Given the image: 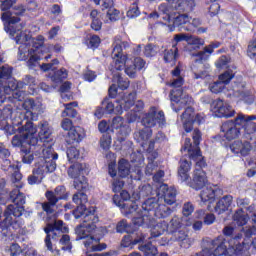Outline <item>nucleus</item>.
Instances as JSON below:
<instances>
[{
    "mask_svg": "<svg viewBox=\"0 0 256 256\" xmlns=\"http://www.w3.org/2000/svg\"><path fill=\"white\" fill-rule=\"evenodd\" d=\"M171 213H173V209L160 202L158 208L154 211V217H156V219H167Z\"/></svg>",
    "mask_w": 256,
    "mask_h": 256,
    "instance_id": "obj_48",
    "label": "nucleus"
},
{
    "mask_svg": "<svg viewBox=\"0 0 256 256\" xmlns=\"http://www.w3.org/2000/svg\"><path fill=\"white\" fill-rule=\"evenodd\" d=\"M100 44L101 38H99V36L97 35H92L87 42L89 49H97V47H99Z\"/></svg>",
    "mask_w": 256,
    "mask_h": 256,
    "instance_id": "obj_64",
    "label": "nucleus"
},
{
    "mask_svg": "<svg viewBox=\"0 0 256 256\" xmlns=\"http://www.w3.org/2000/svg\"><path fill=\"white\" fill-rule=\"evenodd\" d=\"M60 245H63L62 251H71L73 249V246L71 245V238L67 234L62 235Z\"/></svg>",
    "mask_w": 256,
    "mask_h": 256,
    "instance_id": "obj_59",
    "label": "nucleus"
},
{
    "mask_svg": "<svg viewBox=\"0 0 256 256\" xmlns=\"http://www.w3.org/2000/svg\"><path fill=\"white\" fill-rule=\"evenodd\" d=\"M219 47H221V42L215 41L206 46L203 51L192 54V57H197L192 66L193 79H205L209 76L208 69L210 66L207 63H203V61H207L213 51L219 49Z\"/></svg>",
    "mask_w": 256,
    "mask_h": 256,
    "instance_id": "obj_10",
    "label": "nucleus"
},
{
    "mask_svg": "<svg viewBox=\"0 0 256 256\" xmlns=\"http://www.w3.org/2000/svg\"><path fill=\"white\" fill-rule=\"evenodd\" d=\"M223 235L226 237V241L229 239H233V237H237V235H242L240 240V244L243 245L244 249L248 251L249 249V238L253 235H256L255 226L242 228L238 234H235V228L233 226H225L223 229Z\"/></svg>",
    "mask_w": 256,
    "mask_h": 256,
    "instance_id": "obj_17",
    "label": "nucleus"
},
{
    "mask_svg": "<svg viewBox=\"0 0 256 256\" xmlns=\"http://www.w3.org/2000/svg\"><path fill=\"white\" fill-rule=\"evenodd\" d=\"M30 87V89H35L37 87V80L31 75H26L22 81H10L8 86L4 87V93L9 94L11 91H23L25 87Z\"/></svg>",
    "mask_w": 256,
    "mask_h": 256,
    "instance_id": "obj_24",
    "label": "nucleus"
},
{
    "mask_svg": "<svg viewBox=\"0 0 256 256\" xmlns=\"http://www.w3.org/2000/svg\"><path fill=\"white\" fill-rule=\"evenodd\" d=\"M45 197L47 201L42 203V209L45 211V213H47V215H53L55 205H57L59 201H67V199H69V193L67 192L65 186H57L54 191H46Z\"/></svg>",
    "mask_w": 256,
    "mask_h": 256,
    "instance_id": "obj_14",
    "label": "nucleus"
},
{
    "mask_svg": "<svg viewBox=\"0 0 256 256\" xmlns=\"http://www.w3.org/2000/svg\"><path fill=\"white\" fill-rule=\"evenodd\" d=\"M111 143H112L111 135L109 133L103 134L100 139V147L104 149V151H107L111 148Z\"/></svg>",
    "mask_w": 256,
    "mask_h": 256,
    "instance_id": "obj_58",
    "label": "nucleus"
},
{
    "mask_svg": "<svg viewBox=\"0 0 256 256\" xmlns=\"http://www.w3.org/2000/svg\"><path fill=\"white\" fill-rule=\"evenodd\" d=\"M69 143H81L83 139H85V129L81 128V126L73 127L68 132Z\"/></svg>",
    "mask_w": 256,
    "mask_h": 256,
    "instance_id": "obj_44",
    "label": "nucleus"
},
{
    "mask_svg": "<svg viewBox=\"0 0 256 256\" xmlns=\"http://www.w3.org/2000/svg\"><path fill=\"white\" fill-rule=\"evenodd\" d=\"M0 167L5 173L12 175V183H19L23 179V174L19 171V166L11 163V158L0 160Z\"/></svg>",
    "mask_w": 256,
    "mask_h": 256,
    "instance_id": "obj_28",
    "label": "nucleus"
},
{
    "mask_svg": "<svg viewBox=\"0 0 256 256\" xmlns=\"http://www.w3.org/2000/svg\"><path fill=\"white\" fill-rule=\"evenodd\" d=\"M163 59L165 63H170L171 65L177 63V59H179V48H177L176 44H173L172 48L164 50Z\"/></svg>",
    "mask_w": 256,
    "mask_h": 256,
    "instance_id": "obj_43",
    "label": "nucleus"
},
{
    "mask_svg": "<svg viewBox=\"0 0 256 256\" xmlns=\"http://www.w3.org/2000/svg\"><path fill=\"white\" fill-rule=\"evenodd\" d=\"M181 120L186 133H191L193 131V123H197L198 125L205 123V117L203 114L195 115V110L193 107H191V105H188V107L185 109L181 115Z\"/></svg>",
    "mask_w": 256,
    "mask_h": 256,
    "instance_id": "obj_21",
    "label": "nucleus"
},
{
    "mask_svg": "<svg viewBox=\"0 0 256 256\" xmlns=\"http://www.w3.org/2000/svg\"><path fill=\"white\" fill-rule=\"evenodd\" d=\"M17 115L18 114H15L13 111V104H6L3 108H0V125L5 127L7 120L11 119V121H13Z\"/></svg>",
    "mask_w": 256,
    "mask_h": 256,
    "instance_id": "obj_40",
    "label": "nucleus"
},
{
    "mask_svg": "<svg viewBox=\"0 0 256 256\" xmlns=\"http://www.w3.org/2000/svg\"><path fill=\"white\" fill-rule=\"evenodd\" d=\"M171 21L173 23V27H179L180 29H183V27H188L191 18L185 13L176 12V14L172 15Z\"/></svg>",
    "mask_w": 256,
    "mask_h": 256,
    "instance_id": "obj_42",
    "label": "nucleus"
},
{
    "mask_svg": "<svg viewBox=\"0 0 256 256\" xmlns=\"http://www.w3.org/2000/svg\"><path fill=\"white\" fill-rule=\"evenodd\" d=\"M126 15L128 19H135L141 15V11H139V6L137 5V0H133Z\"/></svg>",
    "mask_w": 256,
    "mask_h": 256,
    "instance_id": "obj_54",
    "label": "nucleus"
},
{
    "mask_svg": "<svg viewBox=\"0 0 256 256\" xmlns=\"http://www.w3.org/2000/svg\"><path fill=\"white\" fill-rule=\"evenodd\" d=\"M158 51H159V48H157V46L153 44H148L144 48V55L145 57H155Z\"/></svg>",
    "mask_w": 256,
    "mask_h": 256,
    "instance_id": "obj_61",
    "label": "nucleus"
},
{
    "mask_svg": "<svg viewBox=\"0 0 256 256\" xmlns=\"http://www.w3.org/2000/svg\"><path fill=\"white\" fill-rule=\"evenodd\" d=\"M44 229H48L49 233L57 237V233H67L69 228L65 226L62 220H56L54 224H49Z\"/></svg>",
    "mask_w": 256,
    "mask_h": 256,
    "instance_id": "obj_46",
    "label": "nucleus"
},
{
    "mask_svg": "<svg viewBox=\"0 0 256 256\" xmlns=\"http://www.w3.org/2000/svg\"><path fill=\"white\" fill-rule=\"evenodd\" d=\"M77 105V102H70L64 104L65 110L62 113L63 117H72V119L77 118L78 113L77 110H75V107H77Z\"/></svg>",
    "mask_w": 256,
    "mask_h": 256,
    "instance_id": "obj_51",
    "label": "nucleus"
},
{
    "mask_svg": "<svg viewBox=\"0 0 256 256\" xmlns=\"http://www.w3.org/2000/svg\"><path fill=\"white\" fill-rule=\"evenodd\" d=\"M38 129H40L38 133L40 140H38V144H36V149H42V147H47L45 146V142L51 137L52 130L47 121L40 122Z\"/></svg>",
    "mask_w": 256,
    "mask_h": 256,
    "instance_id": "obj_32",
    "label": "nucleus"
},
{
    "mask_svg": "<svg viewBox=\"0 0 256 256\" xmlns=\"http://www.w3.org/2000/svg\"><path fill=\"white\" fill-rule=\"evenodd\" d=\"M184 228L185 226H183V218L174 216L169 223L165 221L156 223V225L151 228V237H161L165 231H167L170 235H173V233H177V231Z\"/></svg>",
    "mask_w": 256,
    "mask_h": 256,
    "instance_id": "obj_15",
    "label": "nucleus"
},
{
    "mask_svg": "<svg viewBox=\"0 0 256 256\" xmlns=\"http://www.w3.org/2000/svg\"><path fill=\"white\" fill-rule=\"evenodd\" d=\"M189 171H191V162L182 158L180 160V168L178 170V175L181 181H189Z\"/></svg>",
    "mask_w": 256,
    "mask_h": 256,
    "instance_id": "obj_47",
    "label": "nucleus"
},
{
    "mask_svg": "<svg viewBox=\"0 0 256 256\" xmlns=\"http://www.w3.org/2000/svg\"><path fill=\"white\" fill-rule=\"evenodd\" d=\"M119 103V106L116 107V111L119 115H121L123 111H129L131 107L136 108H133L130 112L127 113L128 123H135L138 117L137 111H141V109L145 107V104L141 100L135 102V93L128 94L127 96L122 98Z\"/></svg>",
    "mask_w": 256,
    "mask_h": 256,
    "instance_id": "obj_13",
    "label": "nucleus"
},
{
    "mask_svg": "<svg viewBox=\"0 0 256 256\" xmlns=\"http://www.w3.org/2000/svg\"><path fill=\"white\" fill-rule=\"evenodd\" d=\"M128 47L129 42H123L121 41L120 37H116L111 53V58L113 61L110 65V71L113 73L114 83H117V87L121 89V91L129 89V80L123 79V77H121V73L116 71H123V69H125V63H127V55L123 54V49H127Z\"/></svg>",
    "mask_w": 256,
    "mask_h": 256,
    "instance_id": "obj_6",
    "label": "nucleus"
},
{
    "mask_svg": "<svg viewBox=\"0 0 256 256\" xmlns=\"http://www.w3.org/2000/svg\"><path fill=\"white\" fill-rule=\"evenodd\" d=\"M3 93H5V91L3 90V87L0 86V103H7V105H12L13 112L16 115H20L23 113V111H25V108L21 106L25 103V101H27V99H25V95H27L25 91L13 90L8 94L11 96L8 97H5Z\"/></svg>",
    "mask_w": 256,
    "mask_h": 256,
    "instance_id": "obj_16",
    "label": "nucleus"
},
{
    "mask_svg": "<svg viewBox=\"0 0 256 256\" xmlns=\"http://www.w3.org/2000/svg\"><path fill=\"white\" fill-rule=\"evenodd\" d=\"M183 83H185V80L183 77L173 78L168 85L170 87H173V89L170 92V101H171V107L173 111L178 113V111H181L183 107H186V105H193V98L189 96L183 90Z\"/></svg>",
    "mask_w": 256,
    "mask_h": 256,
    "instance_id": "obj_11",
    "label": "nucleus"
},
{
    "mask_svg": "<svg viewBox=\"0 0 256 256\" xmlns=\"http://www.w3.org/2000/svg\"><path fill=\"white\" fill-rule=\"evenodd\" d=\"M247 55L250 59H256V39H253L249 42Z\"/></svg>",
    "mask_w": 256,
    "mask_h": 256,
    "instance_id": "obj_63",
    "label": "nucleus"
},
{
    "mask_svg": "<svg viewBox=\"0 0 256 256\" xmlns=\"http://www.w3.org/2000/svg\"><path fill=\"white\" fill-rule=\"evenodd\" d=\"M173 240L177 241L183 249H189L191 247V238H189V234L185 228H182L173 234Z\"/></svg>",
    "mask_w": 256,
    "mask_h": 256,
    "instance_id": "obj_38",
    "label": "nucleus"
},
{
    "mask_svg": "<svg viewBox=\"0 0 256 256\" xmlns=\"http://www.w3.org/2000/svg\"><path fill=\"white\" fill-rule=\"evenodd\" d=\"M95 5H99L102 11L108 9L107 15L110 21H115V15H119V10L114 9L115 2L113 0H94Z\"/></svg>",
    "mask_w": 256,
    "mask_h": 256,
    "instance_id": "obj_37",
    "label": "nucleus"
},
{
    "mask_svg": "<svg viewBox=\"0 0 256 256\" xmlns=\"http://www.w3.org/2000/svg\"><path fill=\"white\" fill-rule=\"evenodd\" d=\"M13 73V68L9 66H2L0 68V86L2 87L3 91H5V87H9L10 81H17L11 78Z\"/></svg>",
    "mask_w": 256,
    "mask_h": 256,
    "instance_id": "obj_41",
    "label": "nucleus"
},
{
    "mask_svg": "<svg viewBox=\"0 0 256 256\" xmlns=\"http://www.w3.org/2000/svg\"><path fill=\"white\" fill-rule=\"evenodd\" d=\"M44 231L46 233V238L44 240L45 247H46V249H48V251H53V242H51V239L53 241H57V236L51 234L49 232V229H44Z\"/></svg>",
    "mask_w": 256,
    "mask_h": 256,
    "instance_id": "obj_57",
    "label": "nucleus"
},
{
    "mask_svg": "<svg viewBox=\"0 0 256 256\" xmlns=\"http://www.w3.org/2000/svg\"><path fill=\"white\" fill-rule=\"evenodd\" d=\"M168 3H174V9L177 13H191L195 9V0H166Z\"/></svg>",
    "mask_w": 256,
    "mask_h": 256,
    "instance_id": "obj_34",
    "label": "nucleus"
},
{
    "mask_svg": "<svg viewBox=\"0 0 256 256\" xmlns=\"http://www.w3.org/2000/svg\"><path fill=\"white\" fill-rule=\"evenodd\" d=\"M157 197L160 203L173 205L177 201V190L174 187H169L167 184H162L158 187Z\"/></svg>",
    "mask_w": 256,
    "mask_h": 256,
    "instance_id": "obj_25",
    "label": "nucleus"
},
{
    "mask_svg": "<svg viewBox=\"0 0 256 256\" xmlns=\"http://www.w3.org/2000/svg\"><path fill=\"white\" fill-rule=\"evenodd\" d=\"M16 0H4L1 3L0 9L4 11L1 15V19L3 20V14L11 13L12 17H19V15H23L25 13V8L23 6H19L18 8H12L13 4Z\"/></svg>",
    "mask_w": 256,
    "mask_h": 256,
    "instance_id": "obj_35",
    "label": "nucleus"
},
{
    "mask_svg": "<svg viewBox=\"0 0 256 256\" xmlns=\"http://www.w3.org/2000/svg\"><path fill=\"white\" fill-rule=\"evenodd\" d=\"M145 239H147V234H141L134 240L131 235H125L121 240L120 247L121 249H133L135 245L142 243V241H145Z\"/></svg>",
    "mask_w": 256,
    "mask_h": 256,
    "instance_id": "obj_39",
    "label": "nucleus"
},
{
    "mask_svg": "<svg viewBox=\"0 0 256 256\" xmlns=\"http://www.w3.org/2000/svg\"><path fill=\"white\" fill-rule=\"evenodd\" d=\"M196 167L193 173V179L190 182V187L199 191L203 189L204 185H207V174L203 171V167H206L207 163L203 158L200 160H195Z\"/></svg>",
    "mask_w": 256,
    "mask_h": 256,
    "instance_id": "obj_20",
    "label": "nucleus"
},
{
    "mask_svg": "<svg viewBox=\"0 0 256 256\" xmlns=\"http://www.w3.org/2000/svg\"><path fill=\"white\" fill-rule=\"evenodd\" d=\"M68 175L74 179V188L77 191H85L87 189V182H85V165L81 163H74L68 168Z\"/></svg>",
    "mask_w": 256,
    "mask_h": 256,
    "instance_id": "obj_18",
    "label": "nucleus"
},
{
    "mask_svg": "<svg viewBox=\"0 0 256 256\" xmlns=\"http://www.w3.org/2000/svg\"><path fill=\"white\" fill-rule=\"evenodd\" d=\"M14 189L10 192V201L13 204L7 206L4 211V219L0 222V241H7V238L13 236L14 229H21L23 227V221L19 219L25 211L23 206L26 203L25 194L21 192L20 189H23V182H12ZM3 215V208L0 206V219Z\"/></svg>",
    "mask_w": 256,
    "mask_h": 256,
    "instance_id": "obj_3",
    "label": "nucleus"
},
{
    "mask_svg": "<svg viewBox=\"0 0 256 256\" xmlns=\"http://www.w3.org/2000/svg\"><path fill=\"white\" fill-rule=\"evenodd\" d=\"M121 103V100H116V106L113 104V102L109 101L108 98L104 99V101L101 104V107L97 108L94 115L98 119H101L103 115H111L113 111H116L117 113V107L119 108V105Z\"/></svg>",
    "mask_w": 256,
    "mask_h": 256,
    "instance_id": "obj_30",
    "label": "nucleus"
},
{
    "mask_svg": "<svg viewBox=\"0 0 256 256\" xmlns=\"http://www.w3.org/2000/svg\"><path fill=\"white\" fill-rule=\"evenodd\" d=\"M118 195H114L113 202L121 207V213L124 217L132 219V223L138 227H151V218L147 214H143V211L139 209V205L135 201H127L126 203H117Z\"/></svg>",
    "mask_w": 256,
    "mask_h": 256,
    "instance_id": "obj_8",
    "label": "nucleus"
},
{
    "mask_svg": "<svg viewBox=\"0 0 256 256\" xmlns=\"http://www.w3.org/2000/svg\"><path fill=\"white\" fill-rule=\"evenodd\" d=\"M151 239H157V237H152L151 236V228H150V236H146V239L139 245L138 249L141 251L144 256H156L158 253L157 247L153 245L151 242H147V240Z\"/></svg>",
    "mask_w": 256,
    "mask_h": 256,
    "instance_id": "obj_36",
    "label": "nucleus"
},
{
    "mask_svg": "<svg viewBox=\"0 0 256 256\" xmlns=\"http://www.w3.org/2000/svg\"><path fill=\"white\" fill-rule=\"evenodd\" d=\"M221 193V189L217 187V185H208L207 187L203 188L200 193V198L202 203H213L215 201V197Z\"/></svg>",
    "mask_w": 256,
    "mask_h": 256,
    "instance_id": "obj_33",
    "label": "nucleus"
},
{
    "mask_svg": "<svg viewBox=\"0 0 256 256\" xmlns=\"http://www.w3.org/2000/svg\"><path fill=\"white\" fill-rule=\"evenodd\" d=\"M30 41L32 49L34 50L27 61V65L29 69H35V67L39 65V61H49V59H51V54L47 53V48L43 46V43H45V37L38 36L36 38H31Z\"/></svg>",
    "mask_w": 256,
    "mask_h": 256,
    "instance_id": "obj_12",
    "label": "nucleus"
},
{
    "mask_svg": "<svg viewBox=\"0 0 256 256\" xmlns=\"http://www.w3.org/2000/svg\"><path fill=\"white\" fill-rule=\"evenodd\" d=\"M233 220L237 223V225L243 227V225H247V221H249V214H244L243 208H241L235 212Z\"/></svg>",
    "mask_w": 256,
    "mask_h": 256,
    "instance_id": "obj_52",
    "label": "nucleus"
},
{
    "mask_svg": "<svg viewBox=\"0 0 256 256\" xmlns=\"http://www.w3.org/2000/svg\"><path fill=\"white\" fill-rule=\"evenodd\" d=\"M116 139L118 143H123L127 137H129V133H131V127L129 124H124L120 128L116 130Z\"/></svg>",
    "mask_w": 256,
    "mask_h": 256,
    "instance_id": "obj_50",
    "label": "nucleus"
},
{
    "mask_svg": "<svg viewBox=\"0 0 256 256\" xmlns=\"http://www.w3.org/2000/svg\"><path fill=\"white\" fill-rule=\"evenodd\" d=\"M209 89L211 91V93H221L223 91V89H225V84H223V82H221L220 80L219 81H216L212 84L209 85Z\"/></svg>",
    "mask_w": 256,
    "mask_h": 256,
    "instance_id": "obj_62",
    "label": "nucleus"
},
{
    "mask_svg": "<svg viewBox=\"0 0 256 256\" xmlns=\"http://www.w3.org/2000/svg\"><path fill=\"white\" fill-rule=\"evenodd\" d=\"M243 234H237L232 239L227 240L225 236H218L211 241L213 256H251L249 250L241 244Z\"/></svg>",
    "mask_w": 256,
    "mask_h": 256,
    "instance_id": "obj_7",
    "label": "nucleus"
},
{
    "mask_svg": "<svg viewBox=\"0 0 256 256\" xmlns=\"http://www.w3.org/2000/svg\"><path fill=\"white\" fill-rule=\"evenodd\" d=\"M253 119H256V116L240 113L234 120L224 122L221 126V132L227 141H233L241 135V131H244L243 139L253 141L256 135V124Z\"/></svg>",
    "mask_w": 256,
    "mask_h": 256,
    "instance_id": "obj_5",
    "label": "nucleus"
},
{
    "mask_svg": "<svg viewBox=\"0 0 256 256\" xmlns=\"http://www.w3.org/2000/svg\"><path fill=\"white\" fill-rule=\"evenodd\" d=\"M233 77H235V73H233V71L231 70H228L219 76V81L225 86L231 82V79H233Z\"/></svg>",
    "mask_w": 256,
    "mask_h": 256,
    "instance_id": "obj_60",
    "label": "nucleus"
},
{
    "mask_svg": "<svg viewBox=\"0 0 256 256\" xmlns=\"http://www.w3.org/2000/svg\"><path fill=\"white\" fill-rule=\"evenodd\" d=\"M211 109L214 117L229 119V117L235 116V110L227 102L221 98L214 100L211 104Z\"/></svg>",
    "mask_w": 256,
    "mask_h": 256,
    "instance_id": "obj_23",
    "label": "nucleus"
},
{
    "mask_svg": "<svg viewBox=\"0 0 256 256\" xmlns=\"http://www.w3.org/2000/svg\"><path fill=\"white\" fill-rule=\"evenodd\" d=\"M24 108L23 112L12 119V126L9 127V135L13 133H20L14 135L11 144L14 147H20L22 161L27 165L33 163L35 156H33V149H37L39 138H37V128L33 125V121H37L39 113H41L42 104L35 101L33 98H27L21 105Z\"/></svg>",
    "mask_w": 256,
    "mask_h": 256,
    "instance_id": "obj_1",
    "label": "nucleus"
},
{
    "mask_svg": "<svg viewBox=\"0 0 256 256\" xmlns=\"http://www.w3.org/2000/svg\"><path fill=\"white\" fill-rule=\"evenodd\" d=\"M231 203H233V196L226 195L222 197L216 204L214 211L218 215H222V213H225L231 207Z\"/></svg>",
    "mask_w": 256,
    "mask_h": 256,
    "instance_id": "obj_45",
    "label": "nucleus"
},
{
    "mask_svg": "<svg viewBox=\"0 0 256 256\" xmlns=\"http://www.w3.org/2000/svg\"><path fill=\"white\" fill-rule=\"evenodd\" d=\"M69 76V73L67 72V69L61 68L60 70H57L54 72V74L51 76V81L54 83H61L63 79H67Z\"/></svg>",
    "mask_w": 256,
    "mask_h": 256,
    "instance_id": "obj_53",
    "label": "nucleus"
},
{
    "mask_svg": "<svg viewBox=\"0 0 256 256\" xmlns=\"http://www.w3.org/2000/svg\"><path fill=\"white\" fill-rule=\"evenodd\" d=\"M192 139L194 141L196 149L193 150L191 138H186L181 151H188L189 158L192 159V161H198L200 159H203V156L201 155V150H199V143H201V131L199 129H194Z\"/></svg>",
    "mask_w": 256,
    "mask_h": 256,
    "instance_id": "obj_19",
    "label": "nucleus"
},
{
    "mask_svg": "<svg viewBox=\"0 0 256 256\" xmlns=\"http://www.w3.org/2000/svg\"><path fill=\"white\" fill-rule=\"evenodd\" d=\"M35 151L39 155L34 168L35 175L45 177L47 173H53L57 169L55 161L59 159V154L53 153V147L51 146L36 148Z\"/></svg>",
    "mask_w": 256,
    "mask_h": 256,
    "instance_id": "obj_9",
    "label": "nucleus"
},
{
    "mask_svg": "<svg viewBox=\"0 0 256 256\" xmlns=\"http://www.w3.org/2000/svg\"><path fill=\"white\" fill-rule=\"evenodd\" d=\"M87 201V194L80 192V205L72 212L75 219H81L83 222L75 228L76 241L83 240V245L87 250L85 256H113V252L97 253L98 251H105L107 244L101 243V238L94 236L99 217L95 215V207L87 208L85 206Z\"/></svg>",
    "mask_w": 256,
    "mask_h": 256,
    "instance_id": "obj_2",
    "label": "nucleus"
},
{
    "mask_svg": "<svg viewBox=\"0 0 256 256\" xmlns=\"http://www.w3.org/2000/svg\"><path fill=\"white\" fill-rule=\"evenodd\" d=\"M161 203V200H159V197L158 198H148L146 201H144L142 203V215H147V217L150 218V221L152 223L151 226H145L147 227L148 229H153V227H155V220L152 218L154 217L155 215V211L156 209L159 207Z\"/></svg>",
    "mask_w": 256,
    "mask_h": 256,
    "instance_id": "obj_27",
    "label": "nucleus"
},
{
    "mask_svg": "<svg viewBox=\"0 0 256 256\" xmlns=\"http://www.w3.org/2000/svg\"><path fill=\"white\" fill-rule=\"evenodd\" d=\"M187 43L192 46V49H201L202 45H205V40L197 36L189 35Z\"/></svg>",
    "mask_w": 256,
    "mask_h": 256,
    "instance_id": "obj_55",
    "label": "nucleus"
},
{
    "mask_svg": "<svg viewBox=\"0 0 256 256\" xmlns=\"http://www.w3.org/2000/svg\"><path fill=\"white\" fill-rule=\"evenodd\" d=\"M131 179L134 181H141V177H143V172L141 171L140 167H137L135 172H131V164H129V161L125 159H121L118 162V175L119 177L125 178L129 175Z\"/></svg>",
    "mask_w": 256,
    "mask_h": 256,
    "instance_id": "obj_26",
    "label": "nucleus"
},
{
    "mask_svg": "<svg viewBox=\"0 0 256 256\" xmlns=\"http://www.w3.org/2000/svg\"><path fill=\"white\" fill-rule=\"evenodd\" d=\"M142 125L144 127H155V125H159L160 127L165 126V113L163 111L157 112V108L152 107L148 113L142 118Z\"/></svg>",
    "mask_w": 256,
    "mask_h": 256,
    "instance_id": "obj_22",
    "label": "nucleus"
},
{
    "mask_svg": "<svg viewBox=\"0 0 256 256\" xmlns=\"http://www.w3.org/2000/svg\"><path fill=\"white\" fill-rule=\"evenodd\" d=\"M151 135H153V130L149 127H144L141 130L135 132L134 138L136 141H138V143H141V141H149Z\"/></svg>",
    "mask_w": 256,
    "mask_h": 256,
    "instance_id": "obj_49",
    "label": "nucleus"
},
{
    "mask_svg": "<svg viewBox=\"0 0 256 256\" xmlns=\"http://www.w3.org/2000/svg\"><path fill=\"white\" fill-rule=\"evenodd\" d=\"M66 155L70 163H75V161L80 157L79 149L76 147H70L67 149Z\"/></svg>",
    "mask_w": 256,
    "mask_h": 256,
    "instance_id": "obj_56",
    "label": "nucleus"
},
{
    "mask_svg": "<svg viewBox=\"0 0 256 256\" xmlns=\"http://www.w3.org/2000/svg\"><path fill=\"white\" fill-rule=\"evenodd\" d=\"M252 149L253 146H251V143L247 140H236L230 145L232 153H235V155H241L242 157H247V155L251 153Z\"/></svg>",
    "mask_w": 256,
    "mask_h": 256,
    "instance_id": "obj_31",
    "label": "nucleus"
},
{
    "mask_svg": "<svg viewBox=\"0 0 256 256\" xmlns=\"http://www.w3.org/2000/svg\"><path fill=\"white\" fill-rule=\"evenodd\" d=\"M158 11L159 13H150L148 16L149 19H159V17H162L164 21H168V23H171V18L173 17V15L177 14L175 10V3H173L172 6L166 3H162L159 5Z\"/></svg>",
    "mask_w": 256,
    "mask_h": 256,
    "instance_id": "obj_29",
    "label": "nucleus"
},
{
    "mask_svg": "<svg viewBox=\"0 0 256 256\" xmlns=\"http://www.w3.org/2000/svg\"><path fill=\"white\" fill-rule=\"evenodd\" d=\"M2 21L4 23V30L6 33L16 41L17 45H20L18 51L19 61H29L31 55H33L34 49L31 44V36L25 32H21L23 24H19L21 19L19 17H13L11 12H5L2 15Z\"/></svg>",
    "mask_w": 256,
    "mask_h": 256,
    "instance_id": "obj_4",
    "label": "nucleus"
}]
</instances>
